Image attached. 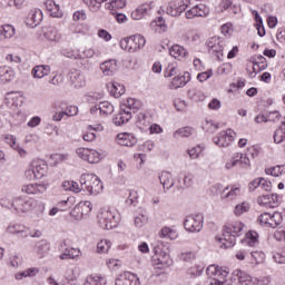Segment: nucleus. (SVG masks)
<instances>
[{
    "instance_id": "obj_32",
    "label": "nucleus",
    "mask_w": 285,
    "mask_h": 285,
    "mask_svg": "<svg viewBox=\"0 0 285 285\" xmlns=\"http://www.w3.org/2000/svg\"><path fill=\"white\" fill-rule=\"evenodd\" d=\"M150 29L154 30V32H158V35H164V32L168 30V24H166L164 17H158L150 22Z\"/></svg>"
},
{
    "instance_id": "obj_50",
    "label": "nucleus",
    "mask_w": 285,
    "mask_h": 285,
    "mask_svg": "<svg viewBox=\"0 0 285 285\" xmlns=\"http://www.w3.org/2000/svg\"><path fill=\"white\" fill-rule=\"evenodd\" d=\"M86 161L88 164H99L101 161V154L97 151L96 149H88L87 151V159Z\"/></svg>"
},
{
    "instance_id": "obj_4",
    "label": "nucleus",
    "mask_w": 285,
    "mask_h": 285,
    "mask_svg": "<svg viewBox=\"0 0 285 285\" xmlns=\"http://www.w3.org/2000/svg\"><path fill=\"white\" fill-rule=\"evenodd\" d=\"M80 187L89 195H99L104 190V183L95 174H82L80 176Z\"/></svg>"
},
{
    "instance_id": "obj_61",
    "label": "nucleus",
    "mask_w": 285,
    "mask_h": 285,
    "mask_svg": "<svg viewBox=\"0 0 285 285\" xmlns=\"http://www.w3.org/2000/svg\"><path fill=\"white\" fill-rule=\"evenodd\" d=\"M134 224H135L136 228H144V226H146L148 224V216L142 215V214L136 216Z\"/></svg>"
},
{
    "instance_id": "obj_33",
    "label": "nucleus",
    "mask_w": 285,
    "mask_h": 285,
    "mask_svg": "<svg viewBox=\"0 0 285 285\" xmlns=\"http://www.w3.org/2000/svg\"><path fill=\"white\" fill-rule=\"evenodd\" d=\"M108 279L101 274H90L86 277L83 285H106Z\"/></svg>"
},
{
    "instance_id": "obj_24",
    "label": "nucleus",
    "mask_w": 285,
    "mask_h": 285,
    "mask_svg": "<svg viewBox=\"0 0 285 285\" xmlns=\"http://www.w3.org/2000/svg\"><path fill=\"white\" fill-rule=\"evenodd\" d=\"M31 166L37 179H43L48 173V165L43 160H32Z\"/></svg>"
},
{
    "instance_id": "obj_48",
    "label": "nucleus",
    "mask_w": 285,
    "mask_h": 285,
    "mask_svg": "<svg viewBox=\"0 0 285 285\" xmlns=\"http://www.w3.org/2000/svg\"><path fill=\"white\" fill-rule=\"evenodd\" d=\"M100 105V116L108 117L115 112V106L110 101H102Z\"/></svg>"
},
{
    "instance_id": "obj_26",
    "label": "nucleus",
    "mask_w": 285,
    "mask_h": 285,
    "mask_svg": "<svg viewBox=\"0 0 285 285\" xmlns=\"http://www.w3.org/2000/svg\"><path fill=\"white\" fill-rule=\"evenodd\" d=\"M268 68V62H266V59L264 56H257V61L253 63L252 70L249 72V77L255 78L257 77L258 72H262V70H266Z\"/></svg>"
},
{
    "instance_id": "obj_11",
    "label": "nucleus",
    "mask_w": 285,
    "mask_h": 285,
    "mask_svg": "<svg viewBox=\"0 0 285 285\" xmlns=\"http://www.w3.org/2000/svg\"><path fill=\"white\" fill-rule=\"evenodd\" d=\"M24 101L26 98H23V94L20 91H11L7 94L4 98V105L7 108H10V110H17V108H21Z\"/></svg>"
},
{
    "instance_id": "obj_36",
    "label": "nucleus",
    "mask_w": 285,
    "mask_h": 285,
    "mask_svg": "<svg viewBox=\"0 0 285 285\" xmlns=\"http://www.w3.org/2000/svg\"><path fill=\"white\" fill-rule=\"evenodd\" d=\"M234 275L237 277L239 285H253V283L255 282V278L253 276L240 269L234 271Z\"/></svg>"
},
{
    "instance_id": "obj_6",
    "label": "nucleus",
    "mask_w": 285,
    "mask_h": 285,
    "mask_svg": "<svg viewBox=\"0 0 285 285\" xmlns=\"http://www.w3.org/2000/svg\"><path fill=\"white\" fill-rule=\"evenodd\" d=\"M209 277L208 285H226L228 272L217 265H209L206 269Z\"/></svg>"
},
{
    "instance_id": "obj_15",
    "label": "nucleus",
    "mask_w": 285,
    "mask_h": 285,
    "mask_svg": "<svg viewBox=\"0 0 285 285\" xmlns=\"http://www.w3.org/2000/svg\"><path fill=\"white\" fill-rule=\"evenodd\" d=\"M208 14H210V9L204 3H198L185 12L186 19L205 18Z\"/></svg>"
},
{
    "instance_id": "obj_39",
    "label": "nucleus",
    "mask_w": 285,
    "mask_h": 285,
    "mask_svg": "<svg viewBox=\"0 0 285 285\" xmlns=\"http://www.w3.org/2000/svg\"><path fill=\"white\" fill-rule=\"evenodd\" d=\"M121 108H126L129 112H137L141 108V101L136 98H128L122 105Z\"/></svg>"
},
{
    "instance_id": "obj_20",
    "label": "nucleus",
    "mask_w": 285,
    "mask_h": 285,
    "mask_svg": "<svg viewBox=\"0 0 285 285\" xmlns=\"http://www.w3.org/2000/svg\"><path fill=\"white\" fill-rule=\"evenodd\" d=\"M43 21V11L41 9H31L27 16L26 23L29 28H37Z\"/></svg>"
},
{
    "instance_id": "obj_19",
    "label": "nucleus",
    "mask_w": 285,
    "mask_h": 285,
    "mask_svg": "<svg viewBox=\"0 0 285 285\" xmlns=\"http://www.w3.org/2000/svg\"><path fill=\"white\" fill-rule=\"evenodd\" d=\"M155 4L153 2L142 3L131 12V19H134V21H141L146 14L153 12Z\"/></svg>"
},
{
    "instance_id": "obj_25",
    "label": "nucleus",
    "mask_w": 285,
    "mask_h": 285,
    "mask_svg": "<svg viewBox=\"0 0 285 285\" xmlns=\"http://www.w3.org/2000/svg\"><path fill=\"white\" fill-rule=\"evenodd\" d=\"M159 183L161 184L164 191L170 190L175 186V180L173 179V174L170 171L164 170L158 175Z\"/></svg>"
},
{
    "instance_id": "obj_51",
    "label": "nucleus",
    "mask_w": 285,
    "mask_h": 285,
    "mask_svg": "<svg viewBox=\"0 0 285 285\" xmlns=\"http://www.w3.org/2000/svg\"><path fill=\"white\" fill-rule=\"evenodd\" d=\"M62 57H67V59H81V52L79 49L65 48L61 50Z\"/></svg>"
},
{
    "instance_id": "obj_7",
    "label": "nucleus",
    "mask_w": 285,
    "mask_h": 285,
    "mask_svg": "<svg viewBox=\"0 0 285 285\" xmlns=\"http://www.w3.org/2000/svg\"><path fill=\"white\" fill-rule=\"evenodd\" d=\"M35 208V199L27 196H17L12 198V210L17 215H23V213H30Z\"/></svg>"
},
{
    "instance_id": "obj_59",
    "label": "nucleus",
    "mask_w": 285,
    "mask_h": 285,
    "mask_svg": "<svg viewBox=\"0 0 285 285\" xmlns=\"http://www.w3.org/2000/svg\"><path fill=\"white\" fill-rule=\"evenodd\" d=\"M266 175H272V177H279L284 173V166H274L265 169Z\"/></svg>"
},
{
    "instance_id": "obj_56",
    "label": "nucleus",
    "mask_w": 285,
    "mask_h": 285,
    "mask_svg": "<svg viewBox=\"0 0 285 285\" xmlns=\"http://www.w3.org/2000/svg\"><path fill=\"white\" fill-rule=\"evenodd\" d=\"M177 230L170 227H163L160 230V237H166L167 239H177Z\"/></svg>"
},
{
    "instance_id": "obj_54",
    "label": "nucleus",
    "mask_w": 285,
    "mask_h": 285,
    "mask_svg": "<svg viewBox=\"0 0 285 285\" xmlns=\"http://www.w3.org/2000/svg\"><path fill=\"white\" fill-rule=\"evenodd\" d=\"M248 210H250V204L243 202L235 206L234 215H236V217H242V215H244V213H248Z\"/></svg>"
},
{
    "instance_id": "obj_43",
    "label": "nucleus",
    "mask_w": 285,
    "mask_h": 285,
    "mask_svg": "<svg viewBox=\"0 0 285 285\" xmlns=\"http://www.w3.org/2000/svg\"><path fill=\"white\" fill-rule=\"evenodd\" d=\"M50 252V244L47 240H40L36 244L35 253L39 257H46V254Z\"/></svg>"
},
{
    "instance_id": "obj_8",
    "label": "nucleus",
    "mask_w": 285,
    "mask_h": 285,
    "mask_svg": "<svg viewBox=\"0 0 285 285\" xmlns=\"http://www.w3.org/2000/svg\"><path fill=\"white\" fill-rule=\"evenodd\" d=\"M257 222L261 226L265 228H277L282 222H284V216L279 212L274 213H263L258 216Z\"/></svg>"
},
{
    "instance_id": "obj_22",
    "label": "nucleus",
    "mask_w": 285,
    "mask_h": 285,
    "mask_svg": "<svg viewBox=\"0 0 285 285\" xmlns=\"http://www.w3.org/2000/svg\"><path fill=\"white\" fill-rule=\"evenodd\" d=\"M100 70L105 77H112L119 70V63L116 59H109L100 63Z\"/></svg>"
},
{
    "instance_id": "obj_44",
    "label": "nucleus",
    "mask_w": 285,
    "mask_h": 285,
    "mask_svg": "<svg viewBox=\"0 0 285 285\" xmlns=\"http://www.w3.org/2000/svg\"><path fill=\"white\" fill-rule=\"evenodd\" d=\"M109 91L112 97L119 99V97L126 92V87L119 82H112L109 87Z\"/></svg>"
},
{
    "instance_id": "obj_42",
    "label": "nucleus",
    "mask_w": 285,
    "mask_h": 285,
    "mask_svg": "<svg viewBox=\"0 0 285 285\" xmlns=\"http://www.w3.org/2000/svg\"><path fill=\"white\" fill-rule=\"evenodd\" d=\"M136 126L140 130H146L150 126V117L144 112H139L136 117Z\"/></svg>"
},
{
    "instance_id": "obj_64",
    "label": "nucleus",
    "mask_w": 285,
    "mask_h": 285,
    "mask_svg": "<svg viewBox=\"0 0 285 285\" xmlns=\"http://www.w3.org/2000/svg\"><path fill=\"white\" fill-rule=\"evenodd\" d=\"M285 139V132L283 128H278L275 132H274V141L275 144H282V141H284Z\"/></svg>"
},
{
    "instance_id": "obj_14",
    "label": "nucleus",
    "mask_w": 285,
    "mask_h": 285,
    "mask_svg": "<svg viewBox=\"0 0 285 285\" xmlns=\"http://www.w3.org/2000/svg\"><path fill=\"white\" fill-rule=\"evenodd\" d=\"M59 259H79L81 257V249L75 247H68V243L62 240L60 244Z\"/></svg>"
},
{
    "instance_id": "obj_30",
    "label": "nucleus",
    "mask_w": 285,
    "mask_h": 285,
    "mask_svg": "<svg viewBox=\"0 0 285 285\" xmlns=\"http://www.w3.org/2000/svg\"><path fill=\"white\" fill-rule=\"evenodd\" d=\"M226 190L228 191L223 196V199H227V202H234V199L242 197V186L239 185L226 187Z\"/></svg>"
},
{
    "instance_id": "obj_13",
    "label": "nucleus",
    "mask_w": 285,
    "mask_h": 285,
    "mask_svg": "<svg viewBox=\"0 0 285 285\" xmlns=\"http://www.w3.org/2000/svg\"><path fill=\"white\" fill-rule=\"evenodd\" d=\"M190 0H175L167 4L166 12L170 17H179L188 8Z\"/></svg>"
},
{
    "instance_id": "obj_34",
    "label": "nucleus",
    "mask_w": 285,
    "mask_h": 285,
    "mask_svg": "<svg viewBox=\"0 0 285 285\" xmlns=\"http://www.w3.org/2000/svg\"><path fill=\"white\" fill-rule=\"evenodd\" d=\"M33 79H43L50 75V66L48 65H38L31 70Z\"/></svg>"
},
{
    "instance_id": "obj_40",
    "label": "nucleus",
    "mask_w": 285,
    "mask_h": 285,
    "mask_svg": "<svg viewBox=\"0 0 285 285\" xmlns=\"http://www.w3.org/2000/svg\"><path fill=\"white\" fill-rule=\"evenodd\" d=\"M249 264L252 266H259V264H264V259H266V254L264 252H249Z\"/></svg>"
},
{
    "instance_id": "obj_37",
    "label": "nucleus",
    "mask_w": 285,
    "mask_h": 285,
    "mask_svg": "<svg viewBox=\"0 0 285 285\" xmlns=\"http://www.w3.org/2000/svg\"><path fill=\"white\" fill-rule=\"evenodd\" d=\"M14 79V69L3 66L0 67V81L2 83H8Z\"/></svg>"
},
{
    "instance_id": "obj_2",
    "label": "nucleus",
    "mask_w": 285,
    "mask_h": 285,
    "mask_svg": "<svg viewBox=\"0 0 285 285\" xmlns=\"http://www.w3.org/2000/svg\"><path fill=\"white\" fill-rule=\"evenodd\" d=\"M206 46L212 57H215L217 61H223L224 50H228V48H230V40L215 36L207 40Z\"/></svg>"
},
{
    "instance_id": "obj_63",
    "label": "nucleus",
    "mask_w": 285,
    "mask_h": 285,
    "mask_svg": "<svg viewBox=\"0 0 285 285\" xmlns=\"http://www.w3.org/2000/svg\"><path fill=\"white\" fill-rule=\"evenodd\" d=\"M86 6H88L91 12H97L101 8V0H85Z\"/></svg>"
},
{
    "instance_id": "obj_45",
    "label": "nucleus",
    "mask_w": 285,
    "mask_h": 285,
    "mask_svg": "<svg viewBox=\"0 0 285 285\" xmlns=\"http://www.w3.org/2000/svg\"><path fill=\"white\" fill-rule=\"evenodd\" d=\"M195 128L193 127H183L174 131V139H181V137H193Z\"/></svg>"
},
{
    "instance_id": "obj_17",
    "label": "nucleus",
    "mask_w": 285,
    "mask_h": 285,
    "mask_svg": "<svg viewBox=\"0 0 285 285\" xmlns=\"http://www.w3.org/2000/svg\"><path fill=\"white\" fill-rule=\"evenodd\" d=\"M69 82L75 90H81V88H86V76L83 72L72 69L69 72Z\"/></svg>"
},
{
    "instance_id": "obj_35",
    "label": "nucleus",
    "mask_w": 285,
    "mask_h": 285,
    "mask_svg": "<svg viewBox=\"0 0 285 285\" xmlns=\"http://www.w3.org/2000/svg\"><path fill=\"white\" fill-rule=\"evenodd\" d=\"M17 35V29L12 24L0 26V41H6V39H12Z\"/></svg>"
},
{
    "instance_id": "obj_29",
    "label": "nucleus",
    "mask_w": 285,
    "mask_h": 285,
    "mask_svg": "<svg viewBox=\"0 0 285 285\" xmlns=\"http://www.w3.org/2000/svg\"><path fill=\"white\" fill-rule=\"evenodd\" d=\"M169 55L174 57V59H178V61H184V59L188 57V50L180 45H174L169 49Z\"/></svg>"
},
{
    "instance_id": "obj_10",
    "label": "nucleus",
    "mask_w": 285,
    "mask_h": 285,
    "mask_svg": "<svg viewBox=\"0 0 285 285\" xmlns=\"http://www.w3.org/2000/svg\"><path fill=\"white\" fill-rule=\"evenodd\" d=\"M235 131L233 129H226L220 131L213 138V142L218 148H228L233 141H235Z\"/></svg>"
},
{
    "instance_id": "obj_53",
    "label": "nucleus",
    "mask_w": 285,
    "mask_h": 285,
    "mask_svg": "<svg viewBox=\"0 0 285 285\" xmlns=\"http://www.w3.org/2000/svg\"><path fill=\"white\" fill-rule=\"evenodd\" d=\"M45 37L49 41H59V39H61V35L55 27H49L45 32Z\"/></svg>"
},
{
    "instance_id": "obj_9",
    "label": "nucleus",
    "mask_w": 285,
    "mask_h": 285,
    "mask_svg": "<svg viewBox=\"0 0 285 285\" xmlns=\"http://www.w3.org/2000/svg\"><path fill=\"white\" fill-rule=\"evenodd\" d=\"M184 227L187 233H200L204 228V215H189L184 220Z\"/></svg>"
},
{
    "instance_id": "obj_41",
    "label": "nucleus",
    "mask_w": 285,
    "mask_h": 285,
    "mask_svg": "<svg viewBox=\"0 0 285 285\" xmlns=\"http://www.w3.org/2000/svg\"><path fill=\"white\" fill-rule=\"evenodd\" d=\"M7 141L13 148V150H17L18 155L22 158L28 157V151L23 149V147L17 145V138L14 136H7Z\"/></svg>"
},
{
    "instance_id": "obj_58",
    "label": "nucleus",
    "mask_w": 285,
    "mask_h": 285,
    "mask_svg": "<svg viewBox=\"0 0 285 285\" xmlns=\"http://www.w3.org/2000/svg\"><path fill=\"white\" fill-rule=\"evenodd\" d=\"M233 72V63L225 62L218 67V75H222L223 77H226Z\"/></svg>"
},
{
    "instance_id": "obj_55",
    "label": "nucleus",
    "mask_w": 285,
    "mask_h": 285,
    "mask_svg": "<svg viewBox=\"0 0 285 285\" xmlns=\"http://www.w3.org/2000/svg\"><path fill=\"white\" fill-rule=\"evenodd\" d=\"M106 8L107 10H121L126 8V0H111Z\"/></svg>"
},
{
    "instance_id": "obj_49",
    "label": "nucleus",
    "mask_w": 285,
    "mask_h": 285,
    "mask_svg": "<svg viewBox=\"0 0 285 285\" xmlns=\"http://www.w3.org/2000/svg\"><path fill=\"white\" fill-rule=\"evenodd\" d=\"M82 55L86 59H94V57H101L99 47H85Z\"/></svg>"
},
{
    "instance_id": "obj_57",
    "label": "nucleus",
    "mask_w": 285,
    "mask_h": 285,
    "mask_svg": "<svg viewBox=\"0 0 285 285\" xmlns=\"http://www.w3.org/2000/svg\"><path fill=\"white\" fill-rule=\"evenodd\" d=\"M112 246V243L108 239H102L97 244V253H108Z\"/></svg>"
},
{
    "instance_id": "obj_28",
    "label": "nucleus",
    "mask_w": 285,
    "mask_h": 285,
    "mask_svg": "<svg viewBox=\"0 0 285 285\" xmlns=\"http://www.w3.org/2000/svg\"><path fill=\"white\" fill-rule=\"evenodd\" d=\"M45 7L50 13V17H55L57 19H61L63 17V11H61V7L55 2V0H47L45 2Z\"/></svg>"
},
{
    "instance_id": "obj_47",
    "label": "nucleus",
    "mask_w": 285,
    "mask_h": 285,
    "mask_svg": "<svg viewBox=\"0 0 285 285\" xmlns=\"http://www.w3.org/2000/svg\"><path fill=\"white\" fill-rule=\"evenodd\" d=\"M26 230H28V227L20 223L10 224L7 227V233L11 235H19V233H26Z\"/></svg>"
},
{
    "instance_id": "obj_21",
    "label": "nucleus",
    "mask_w": 285,
    "mask_h": 285,
    "mask_svg": "<svg viewBox=\"0 0 285 285\" xmlns=\"http://www.w3.org/2000/svg\"><path fill=\"white\" fill-rule=\"evenodd\" d=\"M21 190L27 195H43V193L48 190V184L46 183L27 184L22 186Z\"/></svg>"
},
{
    "instance_id": "obj_3",
    "label": "nucleus",
    "mask_w": 285,
    "mask_h": 285,
    "mask_svg": "<svg viewBox=\"0 0 285 285\" xmlns=\"http://www.w3.org/2000/svg\"><path fill=\"white\" fill-rule=\"evenodd\" d=\"M121 222V215L116 209H101L98 213V224L105 230L117 228Z\"/></svg>"
},
{
    "instance_id": "obj_1",
    "label": "nucleus",
    "mask_w": 285,
    "mask_h": 285,
    "mask_svg": "<svg viewBox=\"0 0 285 285\" xmlns=\"http://www.w3.org/2000/svg\"><path fill=\"white\" fill-rule=\"evenodd\" d=\"M246 225L242 222L227 223L223 228V235L216 236L215 242L218 248H233L237 243V237H242V233Z\"/></svg>"
},
{
    "instance_id": "obj_27",
    "label": "nucleus",
    "mask_w": 285,
    "mask_h": 285,
    "mask_svg": "<svg viewBox=\"0 0 285 285\" xmlns=\"http://www.w3.org/2000/svg\"><path fill=\"white\" fill-rule=\"evenodd\" d=\"M117 141L119 146H127L131 148L137 144V137H135V135L132 134L122 132V134H118Z\"/></svg>"
},
{
    "instance_id": "obj_23",
    "label": "nucleus",
    "mask_w": 285,
    "mask_h": 285,
    "mask_svg": "<svg viewBox=\"0 0 285 285\" xmlns=\"http://www.w3.org/2000/svg\"><path fill=\"white\" fill-rule=\"evenodd\" d=\"M130 119H132L131 111L120 107V111L114 117L112 122L115 126H124V124H128Z\"/></svg>"
},
{
    "instance_id": "obj_18",
    "label": "nucleus",
    "mask_w": 285,
    "mask_h": 285,
    "mask_svg": "<svg viewBox=\"0 0 285 285\" xmlns=\"http://www.w3.org/2000/svg\"><path fill=\"white\" fill-rule=\"evenodd\" d=\"M279 196L277 194H267L257 198V204L265 208H277L279 206Z\"/></svg>"
},
{
    "instance_id": "obj_12",
    "label": "nucleus",
    "mask_w": 285,
    "mask_h": 285,
    "mask_svg": "<svg viewBox=\"0 0 285 285\" xmlns=\"http://www.w3.org/2000/svg\"><path fill=\"white\" fill-rule=\"evenodd\" d=\"M154 265L158 271H164L166 268H170L173 266V258L166 252H157V248L154 249Z\"/></svg>"
},
{
    "instance_id": "obj_60",
    "label": "nucleus",
    "mask_w": 285,
    "mask_h": 285,
    "mask_svg": "<svg viewBox=\"0 0 285 285\" xmlns=\"http://www.w3.org/2000/svg\"><path fill=\"white\" fill-rule=\"evenodd\" d=\"M202 153H204V146L202 145L193 147L191 149L188 150L190 159H199V155H202Z\"/></svg>"
},
{
    "instance_id": "obj_38",
    "label": "nucleus",
    "mask_w": 285,
    "mask_h": 285,
    "mask_svg": "<svg viewBox=\"0 0 285 285\" xmlns=\"http://www.w3.org/2000/svg\"><path fill=\"white\" fill-rule=\"evenodd\" d=\"M187 97L191 101L196 102L204 101V99H206V95L204 94V91L195 87H191L187 90Z\"/></svg>"
},
{
    "instance_id": "obj_46",
    "label": "nucleus",
    "mask_w": 285,
    "mask_h": 285,
    "mask_svg": "<svg viewBox=\"0 0 285 285\" xmlns=\"http://www.w3.org/2000/svg\"><path fill=\"white\" fill-rule=\"evenodd\" d=\"M259 242V234H257V232L255 230H249L246 235H245V244H247V246H257Z\"/></svg>"
},
{
    "instance_id": "obj_16",
    "label": "nucleus",
    "mask_w": 285,
    "mask_h": 285,
    "mask_svg": "<svg viewBox=\"0 0 285 285\" xmlns=\"http://www.w3.org/2000/svg\"><path fill=\"white\" fill-rule=\"evenodd\" d=\"M115 285H141V282L137 274L132 272H124L117 276Z\"/></svg>"
},
{
    "instance_id": "obj_62",
    "label": "nucleus",
    "mask_w": 285,
    "mask_h": 285,
    "mask_svg": "<svg viewBox=\"0 0 285 285\" xmlns=\"http://www.w3.org/2000/svg\"><path fill=\"white\" fill-rule=\"evenodd\" d=\"M237 163H240L242 168H250V159L244 154H236Z\"/></svg>"
},
{
    "instance_id": "obj_52",
    "label": "nucleus",
    "mask_w": 285,
    "mask_h": 285,
    "mask_svg": "<svg viewBox=\"0 0 285 285\" xmlns=\"http://www.w3.org/2000/svg\"><path fill=\"white\" fill-rule=\"evenodd\" d=\"M179 68V65L175 60H170L167 62V66L165 68V77H175L177 75V70Z\"/></svg>"
},
{
    "instance_id": "obj_5",
    "label": "nucleus",
    "mask_w": 285,
    "mask_h": 285,
    "mask_svg": "<svg viewBox=\"0 0 285 285\" xmlns=\"http://www.w3.org/2000/svg\"><path fill=\"white\" fill-rule=\"evenodd\" d=\"M121 50L127 52H137L146 46V38L139 33L122 38L119 42Z\"/></svg>"
},
{
    "instance_id": "obj_31",
    "label": "nucleus",
    "mask_w": 285,
    "mask_h": 285,
    "mask_svg": "<svg viewBox=\"0 0 285 285\" xmlns=\"http://www.w3.org/2000/svg\"><path fill=\"white\" fill-rule=\"evenodd\" d=\"M188 81H190L189 72H185L183 76H175L171 79L170 88H173L174 90H177V88H184V86H186Z\"/></svg>"
}]
</instances>
